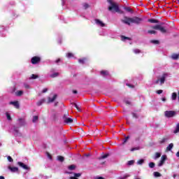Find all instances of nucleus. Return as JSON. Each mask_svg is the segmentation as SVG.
Masks as SVG:
<instances>
[{
  "label": "nucleus",
  "instance_id": "20e7f679",
  "mask_svg": "<svg viewBox=\"0 0 179 179\" xmlns=\"http://www.w3.org/2000/svg\"><path fill=\"white\" fill-rule=\"evenodd\" d=\"M176 114L177 113L174 110H166L164 112V115L166 118H173Z\"/></svg>",
  "mask_w": 179,
  "mask_h": 179
},
{
  "label": "nucleus",
  "instance_id": "9b49d317",
  "mask_svg": "<svg viewBox=\"0 0 179 179\" xmlns=\"http://www.w3.org/2000/svg\"><path fill=\"white\" fill-rule=\"evenodd\" d=\"M18 166H20V167H22V169H24V170H29V167L27 166V165L24 164L22 162H17Z\"/></svg>",
  "mask_w": 179,
  "mask_h": 179
},
{
  "label": "nucleus",
  "instance_id": "69168bd1",
  "mask_svg": "<svg viewBox=\"0 0 179 179\" xmlns=\"http://www.w3.org/2000/svg\"><path fill=\"white\" fill-rule=\"evenodd\" d=\"M62 5H64V3H65V1L64 0H62Z\"/></svg>",
  "mask_w": 179,
  "mask_h": 179
},
{
  "label": "nucleus",
  "instance_id": "37998d69",
  "mask_svg": "<svg viewBox=\"0 0 179 179\" xmlns=\"http://www.w3.org/2000/svg\"><path fill=\"white\" fill-rule=\"evenodd\" d=\"M134 163H135L134 160H130V161L128 162L127 164L129 166H132V164H134Z\"/></svg>",
  "mask_w": 179,
  "mask_h": 179
},
{
  "label": "nucleus",
  "instance_id": "0eeeda50",
  "mask_svg": "<svg viewBox=\"0 0 179 179\" xmlns=\"http://www.w3.org/2000/svg\"><path fill=\"white\" fill-rule=\"evenodd\" d=\"M142 18L138 17H131V23H134L135 24H141V22H142Z\"/></svg>",
  "mask_w": 179,
  "mask_h": 179
},
{
  "label": "nucleus",
  "instance_id": "de8ad7c7",
  "mask_svg": "<svg viewBox=\"0 0 179 179\" xmlns=\"http://www.w3.org/2000/svg\"><path fill=\"white\" fill-rule=\"evenodd\" d=\"M7 159H8V162H10L11 163H12V162H13V159H12V157L10 156H8Z\"/></svg>",
  "mask_w": 179,
  "mask_h": 179
},
{
  "label": "nucleus",
  "instance_id": "338daca9",
  "mask_svg": "<svg viewBox=\"0 0 179 179\" xmlns=\"http://www.w3.org/2000/svg\"><path fill=\"white\" fill-rule=\"evenodd\" d=\"M173 178H176V174H174V175L173 176Z\"/></svg>",
  "mask_w": 179,
  "mask_h": 179
},
{
  "label": "nucleus",
  "instance_id": "b1692460",
  "mask_svg": "<svg viewBox=\"0 0 179 179\" xmlns=\"http://www.w3.org/2000/svg\"><path fill=\"white\" fill-rule=\"evenodd\" d=\"M160 156H162V154H160L159 152H156L154 156L155 160H157V159H159V157H160Z\"/></svg>",
  "mask_w": 179,
  "mask_h": 179
},
{
  "label": "nucleus",
  "instance_id": "e433bc0d",
  "mask_svg": "<svg viewBox=\"0 0 179 179\" xmlns=\"http://www.w3.org/2000/svg\"><path fill=\"white\" fill-rule=\"evenodd\" d=\"M37 78H38V76L32 74L29 79H37Z\"/></svg>",
  "mask_w": 179,
  "mask_h": 179
},
{
  "label": "nucleus",
  "instance_id": "a878e982",
  "mask_svg": "<svg viewBox=\"0 0 179 179\" xmlns=\"http://www.w3.org/2000/svg\"><path fill=\"white\" fill-rule=\"evenodd\" d=\"M148 22L150 23H159V20L155 19H149Z\"/></svg>",
  "mask_w": 179,
  "mask_h": 179
},
{
  "label": "nucleus",
  "instance_id": "4be33fe9",
  "mask_svg": "<svg viewBox=\"0 0 179 179\" xmlns=\"http://www.w3.org/2000/svg\"><path fill=\"white\" fill-rule=\"evenodd\" d=\"M81 173H74V177H70V179H78V177H80Z\"/></svg>",
  "mask_w": 179,
  "mask_h": 179
},
{
  "label": "nucleus",
  "instance_id": "4d7b16f0",
  "mask_svg": "<svg viewBox=\"0 0 179 179\" xmlns=\"http://www.w3.org/2000/svg\"><path fill=\"white\" fill-rule=\"evenodd\" d=\"M58 62H61V59H58L55 61L56 64H58Z\"/></svg>",
  "mask_w": 179,
  "mask_h": 179
},
{
  "label": "nucleus",
  "instance_id": "f3484780",
  "mask_svg": "<svg viewBox=\"0 0 179 179\" xmlns=\"http://www.w3.org/2000/svg\"><path fill=\"white\" fill-rule=\"evenodd\" d=\"M173 148H174V144L171 143L166 147V152H170L173 149Z\"/></svg>",
  "mask_w": 179,
  "mask_h": 179
},
{
  "label": "nucleus",
  "instance_id": "9d476101",
  "mask_svg": "<svg viewBox=\"0 0 179 179\" xmlns=\"http://www.w3.org/2000/svg\"><path fill=\"white\" fill-rule=\"evenodd\" d=\"M50 78H57V76H59V73H57L55 72V69H52L50 70Z\"/></svg>",
  "mask_w": 179,
  "mask_h": 179
},
{
  "label": "nucleus",
  "instance_id": "8fccbe9b",
  "mask_svg": "<svg viewBox=\"0 0 179 179\" xmlns=\"http://www.w3.org/2000/svg\"><path fill=\"white\" fill-rule=\"evenodd\" d=\"M157 94H162V93H163V90H159L157 91Z\"/></svg>",
  "mask_w": 179,
  "mask_h": 179
},
{
  "label": "nucleus",
  "instance_id": "6ab92c4d",
  "mask_svg": "<svg viewBox=\"0 0 179 179\" xmlns=\"http://www.w3.org/2000/svg\"><path fill=\"white\" fill-rule=\"evenodd\" d=\"M171 99L173 101H176L177 100V92L172 93Z\"/></svg>",
  "mask_w": 179,
  "mask_h": 179
},
{
  "label": "nucleus",
  "instance_id": "c9c22d12",
  "mask_svg": "<svg viewBox=\"0 0 179 179\" xmlns=\"http://www.w3.org/2000/svg\"><path fill=\"white\" fill-rule=\"evenodd\" d=\"M108 156H110V155L106 154V155L101 156L99 159H107V157H108Z\"/></svg>",
  "mask_w": 179,
  "mask_h": 179
},
{
  "label": "nucleus",
  "instance_id": "f257e3e1",
  "mask_svg": "<svg viewBox=\"0 0 179 179\" xmlns=\"http://www.w3.org/2000/svg\"><path fill=\"white\" fill-rule=\"evenodd\" d=\"M108 3H110V6L108 7V10L110 12H116L117 13H122V11L120 10L118 4L113 1V0H107Z\"/></svg>",
  "mask_w": 179,
  "mask_h": 179
},
{
  "label": "nucleus",
  "instance_id": "4c0bfd02",
  "mask_svg": "<svg viewBox=\"0 0 179 179\" xmlns=\"http://www.w3.org/2000/svg\"><path fill=\"white\" fill-rule=\"evenodd\" d=\"M133 52H134V54H141V50L139 49H134Z\"/></svg>",
  "mask_w": 179,
  "mask_h": 179
},
{
  "label": "nucleus",
  "instance_id": "7c9ffc66",
  "mask_svg": "<svg viewBox=\"0 0 179 179\" xmlns=\"http://www.w3.org/2000/svg\"><path fill=\"white\" fill-rule=\"evenodd\" d=\"M150 169H155V162H150L149 164H148Z\"/></svg>",
  "mask_w": 179,
  "mask_h": 179
},
{
  "label": "nucleus",
  "instance_id": "774afa93",
  "mask_svg": "<svg viewBox=\"0 0 179 179\" xmlns=\"http://www.w3.org/2000/svg\"><path fill=\"white\" fill-rule=\"evenodd\" d=\"M55 106H57V103H55Z\"/></svg>",
  "mask_w": 179,
  "mask_h": 179
},
{
  "label": "nucleus",
  "instance_id": "a18cd8bd",
  "mask_svg": "<svg viewBox=\"0 0 179 179\" xmlns=\"http://www.w3.org/2000/svg\"><path fill=\"white\" fill-rule=\"evenodd\" d=\"M73 106H74V107H76V108H77L78 111H80V108H79L78 104L73 103Z\"/></svg>",
  "mask_w": 179,
  "mask_h": 179
},
{
  "label": "nucleus",
  "instance_id": "c85d7f7f",
  "mask_svg": "<svg viewBox=\"0 0 179 179\" xmlns=\"http://www.w3.org/2000/svg\"><path fill=\"white\" fill-rule=\"evenodd\" d=\"M124 10H126V12H129V13H132V9H131L129 7H124Z\"/></svg>",
  "mask_w": 179,
  "mask_h": 179
},
{
  "label": "nucleus",
  "instance_id": "473e14b6",
  "mask_svg": "<svg viewBox=\"0 0 179 179\" xmlns=\"http://www.w3.org/2000/svg\"><path fill=\"white\" fill-rule=\"evenodd\" d=\"M38 120V116L35 115L33 117V120H32L33 122H37Z\"/></svg>",
  "mask_w": 179,
  "mask_h": 179
},
{
  "label": "nucleus",
  "instance_id": "72a5a7b5",
  "mask_svg": "<svg viewBox=\"0 0 179 179\" xmlns=\"http://www.w3.org/2000/svg\"><path fill=\"white\" fill-rule=\"evenodd\" d=\"M121 40H122V41H125V40H131V38H129V37H127V36H122Z\"/></svg>",
  "mask_w": 179,
  "mask_h": 179
},
{
  "label": "nucleus",
  "instance_id": "aec40b11",
  "mask_svg": "<svg viewBox=\"0 0 179 179\" xmlns=\"http://www.w3.org/2000/svg\"><path fill=\"white\" fill-rule=\"evenodd\" d=\"M44 103H45V99H42L39 100L36 104H37V106H42L43 104H44Z\"/></svg>",
  "mask_w": 179,
  "mask_h": 179
},
{
  "label": "nucleus",
  "instance_id": "7ed1b4c3",
  "mask_svg": "<svg viewBox=\"0 0 179 179\" xmlns=\"http://www.w3.org/2000/svg\"><path fill=\"white\" fill-rule=\"evenodd\" d=\"M152 29H154V30H159L161 33H167V29L164 27H162V25H155L152 27Z\"/></svg>",
  "mask_w": 179,
  "mask_h": 179
},
{
  "label": "nucleus",
  "instance_id": "09e8293b",
  "mask_svg": "<svg viewBox=\"0 0 179 179\" xmlns=\"http://www.w3.org/2000/svg\"><path fill=\"white\" fill-rule=\"evenodd\" d=\"M83 8H84L85 9H87V8H89V5H88L87 3H85L83 4Z\"/></svg>",
  "mask_w": 179,
  "mask_h": 179
},
{
  "label": "nucleus",
  "instance_id": "4468645a",
  "mask_svg": "<svg viewBox=\"0 0 179 179\" xmlns=\"http://www.w3.org/2000/svg\"><path fill=\"white\" fill-rule=\"evenodd\" d=\"M95 23L97 24V26H100L101 27H104V26H106V24L100 20L96 19Z\"/></svg>",
  "mask_w": 179,
  "mask_h": 179
},
{
  "label": "nucleus",
  "instance_id": "bb28decb",
  "mask_svg": "<svg viewBox=\"0 0 179 179\" xmlns=\"http://www.w3.org/2000/svg\"><path fill=\"white\" fill-rule=\"evenodd\" d=\"M15 94H16V96H22V94H23V91L22 90L17 91L15 92Z\"/></svg>",
  "mask_w": 179,
  "mask_h": 179
},
{
  "label": "nucleus",
  "instance_id": "5fc2aeb1",
  "mask_svg": "<svg viewBox=\"0 0 179 179\" xmlns=\"http://www.w3.org/2000/svg\"><path fill=\"white\" fill-rule=\"evenodd\" d=\"M167 141L166 138H163L161 141V143H164V142H166Z\"/></svg>",
  "mask_w": 179,
  "mask_h": 179
},
{
  "label": "nucleus",
  "instance_id": "49530a36",
  "mask_svg": "<svg viewBox=\"0 0 179 179\" xmlns=\"http://www.w3.org/2000/svg\"><path fill=\"white\" fill-rule=\"evenodd\" d=\"M151 43H152V44H159V41L152 40V41H151Z\"/></svg>",
  "mask_w": 179,
  "mask_h": 179
},
{
  "label": "nucleus",
  "instance_id": "c03bdc74",
  "mask_svg": "<svg viewBox=\"0 0 179 179\" xmlns=\"http://www.w3.org/2000/svg\"><path fill=\"white\" fill-rule=\"evenodd\" d=\"M129 139V136L125 137L124 140L123 141V143H127L128 142V140Z\"/></svg>",
  "mask_w": 179,
  "mask_h": 179
},
{
  "label": "nucleus",
  "instance_id": "f704fd0d",
  "mask_svg": "<svg viewBox=\"0 0 179 179\" xmlns=\"http://www.w3.org/2000/svg\"><path fill=\"white\" fill-rule=\"evenodd\" d=\"M131 114H132V115H133V118H136V119L139 118V115H137V113H132Z\"/></svg>",
  "mask_w": 179,
  "mask_h": 179
},
{
  "label": "nucleus",
  "instance_id": "79ce46f5",
  "mask_svg": "<svg viewBox=\"0 0 179 179\" xmlns=\"http://www.w3.org/2000/svg\"><path fill=\"white\" fill-rule=\"evenodd\" d=\"M66 57L67 58H72V57H73V54H72L71 52H69L66 54Z\"/></svg>",
  "mask_w": 179,
  "mask_h": 179
},
{
  "label": "nucleus",
  "instance_id": "6e6552de",
  "mask_svg": "<svg viewBox=\"0 0 179 179\" xmlns=\"http://www.w3.org/2000/svg\"><path fill=\"white\" fill-rule=\"evenodd\" d=\"M40 61H41V59L40 57H37V56H35V57H32L31 59V62L34 65H36V64H38V62H40Z\"/></svg>",
  "mask_w": 179,
  "mask_h": 179
},
{
  "label": "nucleus",
  "instance_id": "3c124183",
  "mask_svg": "<svg viewBox=\"0 0 179 179\" xmlns=\"http://www.w3.org/2000/svg\"><path fill=\"white\" fill-rule=\"evenodd\" d=\"M48 92V88H44L42 91V93H47Z\"/></svg>",
  "mask_w": 179,
  "mask_h": 179
},
{
  "label": "nucleus",
  "instance_id": "e2e57ef3",
  "mask_svg": "<svg viewBox=\"0 0 179 179\" xmlns=\"http://www.w3.org/2000/svg\"><path fill=\"white\" fill-rule=\"evenodd\" d=\"M48 157L51 159V155L48 153Z\"/></svg>",
  "mask_w": 179,
  "mask_h": 179
},
{
  "label": "nucleus",
  "instance_id": "39448f33",
  "mask_svg": "<svg viewBox=\"0 0 179 179\" xmlns=\"http://www.w3.org/2000/svg\"><path fill=\"white\" fill-rule=\"evenodd\" d=\"M68 115H69L68 113L64 115V122H65V124H72V122H73V119L68 117Z\"/></svg>",
  "mask_w": 179,
  "mask_h": 179
},
{
  "label": "nucleus",
  "instance_id": "052dcab7",
  "mask_svg": "<svg viewBox=\"0 0 179 179\" xmlns=\"http://www.w3.org/2000/svg\"><path fill=\"white\" fill-rule=\"evenodd\" d=\"M125 103L126 104H131V102L129 101H126Z\"/></svg>",
  "mask_w": 179,
  "mask_h": 179
},
{
  "label": "nucleus",
  "instance_id": "2f4dec72",
  "mask_svg": "<svg viewBox=\"0 0 179 179\" xmlns=\"http://www.w3.org/2000/svg\"><path fill=\"white\" fill-rule=\"evenodd\" d=\"M6 118H7V120H8V121H10V120H12V117H10V114H9V113L6 112Z\"/></svg>",
  "mask_w": 179,
  "mask_h": 179
},
{
  "label": "nucleus",
  "instance_id": "393cba45",
  "mask_svg": "<svg viewBox=\"0 0 179 179\" xmlns=\"http://www.w3.org/2000/svg\"><path fill=\"white\" fill-rule=\"evenodd\" d=\"M143 163H145V159H141L137 162V164H138V166H142Z\"/></svg>",
  "mask_w": 179,
  "mask_h": 179
},
{
  "label": "nucleus",
  "instance_id": "864d4df0",
  "mask_svg": "<svg viewBox=\"0 0 179 179\" xmlns=\"http://www.w3.org/2000/svg\"><path fill=\"white\" fill-rule=\"evenodd\" d=\"M139 148H133L131 149V152H134V150H138Z\"/></svg>",
  "mask_w": 179,
  "mask_h": 179
},
{
  "label": "nucleus",
  "instance_id": "cd10ccee",
  "mask_svg": "<svg viewBox=\"0 0 179 179\" xmlns=\"http://www.w3.org/2000/svg\"><path fill=\"white\" fill-rule=\"evenodd\" d=\"M57 160L59 162H64V160H65V158H64V157H62V156H57Z\"/></svg>",
  "mask_w": 179,
  "mask_h": 179
},
{
  "label": "nucleus",
  "instance_id": "a211bd4d",
  "mask_svg": "<svg viewBox=\"0 0 179 179\" xmlns=\"http://www.w3.org/2000/svg\"><path fill=\"white\" fill-rule=\"evenodd\" d=\"M57 99V94H55L52 98L48 97V103H53V101H55V99Z\"/></svg>",
  "mask_w": 179,
  "mask_h": 179
},
{
  "label": "nucleus",
  "instance_id": "ea45409f",
  "mask_svg": "<svg viewBox=\"0 0 179 179\" xmlns=\"http://www.w3.org/2000/svg\"><path fill=\"white\" fill-rule=\"evenodd\" d=\"M154 176L155 177H161L162 174H160L159 172H154Z\"/></svg>",
  "mask_w": 179,
  "mask_h": 179
},
{
  "label": "nucleus",
  "instance_id": "ddd939ff",
  "mask_svg": "<svg viewBox=\"0 0 179 179\" xmlns=\"http://www.w3.org/2000/svg\"><path fill=\"white\" fill-rule=\"evenodd\" d=\"M9 104L11 106H13L14 107H15V108H19V107H20L19 101H10V102H9Z\"/></svg>",
  "mask_w": 179,
  "mask_h": 179
},
{
  "label": "nucleus",
  "instance_id": "412c9836",
  "mask_svg": "<svg viewBox=\"0 0 179 179\" xmlns=\"http://www.w3.org/2000/svg\"><path fill=\"white\" fill-rule=\"evenodd\" d=\"M101 75L103 77L108 76V72L107 71H101Z\"/></svg>",
  "mask_w": 179,
  "mask_h": 179
},
{
  "label": "nucleus",
  "instance_id": "680f3d73",
  "mask_svg": "<svg viewBox=\"0 0 179 179\" xmlns=\"http://www.w3.org/2000/svg\"><path fill=\"white\" fill-rule=\"evenodd\" d=\"M73 93L74 94H78V91L73 90Z\"/></svg>",
  "mask_w": 179,
  "mask_h": 179
},
{
  "label": "nucleus",
  "instance_id": "1a4fd4ad",
  "mask_svg": "<svg viewBox=\"0 0 179 179\" xmlns=\"http://www.w3.org/2000/svg\"><path fill=\"white\" fill-rule=\"evenodd\" d=\"M167 160V155H162L161 157V160L159 161V163L158 164L159 167H162L163 164H164V162Z\"/></svg>",
  "mask_w": 179,
  "mask_h": 179
},
{
  "label": "nucleus",
  "instance_id": "6e6d98bb",
  "mask_svg": "<svg viewBox=\"0 0 179 179\" xmlns=\"http://www.w3.org/2000/svg\"><path fill=\"white\" fill-rule=\"evenodd\" d=\"M127 86H128L129 87H134V85H131V84H126Z\"/></svg>",
  "mask_w": 179,
  "mask_h": 179
},
{
  "label": "nucleus",
  "instance_id": "423d86ee",
  "mask_svg": "<svg viewBox=\"0 0 179 179\" xmlns=\"http://www.w3.org/2000/svg\"><path fill=\"white\" fill-rule=\"evenodd\" d=\"M122 23H124V24H128V26H131V23H132L131 17H124V18L122 20Z\"/></svg>",
  "mask_w": 179,
  "mask_h": 179
},
{
  "label": "nucleus",
  "instance_id": "5701e85b",
  "mask_svg": "<svg viewBox=\"0 0 179 179\" xmlns=\"http://www.w3.org/2000/svg\"><path fill=\"white\" fill-rule=\"evenodd\" d=\"M179 132V123L176 124L175 130L173 131V134H178Z\"/></svg>",
  "mask_w": 179,
  "mask_h": 179
},
{
  "label": "nucleus",
  "instance_id": "f03ea898",
  "mask_svg": "<svg viewBox=\"0 0 179 179\" xmlns=\"http://www.w3.org/2000/svg\"><path fill=\"white\" fill-rule=\"evenodd\" d=\"M170 74L167 73H164L162 76H161L159 78H158L156 81H155V84L157 85L159 84V82L160 83V85H163L164 83V82H166V79H167L169 78Z\"/></svg>",
  "mask_w": 179,
  "mask_h": 179
},
{
  "label": "nucleus",
  "instance_id": "a19ab883",
  "mask_svg": "<svg viewBox=\"0 0 179 179\" xmlns=\"http://www.w3.org/2000/svg\"><path fill=\"white\" fill-rule=\"evenodd\" d=\"M148 34H156V31H155V30H149L148 31Z\"/></svg>",
  "mask_w": 179,
  "mask_h": 179
},
{
  "label": "nucleus",
  "instance_id": "603ef678",
  "mask_svg": "<svg viewBox=\"0 0 179 179\" xmlns=\"http://www.w3.org/2000/svg\"><path fill=\"white\" fill-rule=\"evenodd\" d=\"M24 86L25 89H30V86L27 84H24Z\"/></svg>",
  "mask_w": 179,
  "mask_h": 179
},
{
  "label": "nucleus",
  "instance_id": "13d9d810",
  "mask_svg": "<svg viewBox=\"0 0 179 179\" xmlns=\"http://www.w3.org/2000/svg\"><path fill=\"white\" fill-rule=\"evenodd\" d=\"M96 179H104V178L99 176V177H96Z\"/></svg>",
  "mask_w": 179,
  "mask_h": 179
},
{
  "label": "nucleus",
  "instance_id": "bf43d9fd",
  "mask_svg": "<svg viewBox=\"0 0 179 179\" xmlns=\"http://www.w3.org/2000/svg\"><path fill=\"white\" fill-rule=\"evenodd\" d=\"M162 100L163 101H166V97L162 98Z\"/></svg>",
  "mask_w": 179,
  "mask_h": 179
},
{
  "label": "nucleus",
  "instance_id": "dca6fc26",
  "mask_svg": "<svg viewBox=\"0 0 179 179\" xmlns=\"http://www.w3.org/2000/svg\"><path fill=\"white\" fill-rule=\"evenodd\" d=\"M8 169L11 173H17V171H19V168H17L16 166H15V167L8 166Z\"/></svg>",
  "mask_w": 179,
  "mask_h": 179
},
{
  "label": "nucleus",
  "instance_id": "f8f14e48",
  "mask_svg": "<svg viewBox=\"0 0 179 179\" xmlns=\"http://www.w3.org/2000/svg\"><path fill=\"white\" fill-rule=\"evenodd\" d=\"M13 132L15 136H20V133H19V129H17L16 127H13Z\"/></svg>",
  "mask_w": 179,
  "mask_h": 179
},
{
  "label": "nucleus",
  "instance_id": "c756f323",
  "mask_svg": "<svg viewBox=\"0 0 179 179\" xmlns=\"http://www.w3.org/2000/svg\"><path fill=\"white\" fill-rule=\"evenodd\" d=\"M75 169H76V166H75L74 164L69 166V170L73 171L75 170Z\"/></svg>",
  "mask_w": 179,
  "mask_h": 179
},
{
  "label": "nucleus",
  "instance_id": "58836bf2",
  "mask_svg": "<svg viewBox=\"0 0 179 179\" xmlns=\"http://www.w3.org/2000/svg\"><path fill=\"white\" fill-rule=\"evenodd\" d=\"M85 61H86V59H78L79 64H85Z\"/></svg>",
  "mask_w": 179,
  "mask_h": 179
},
{
  "label": "nucleus",
  "instance_id": "2eb2a0df",
  "mask_svg": "<svg viewBox=\"0 0 179 179\" xmlns=\"http://www.w3.org/2000/svg\"><path fill=\"white\" fill-rule=\"evenodd\" d=\"M18 124H20V127H24V125H26V121L24 119L20 118L18 119Z\"/></svg>",
  "mask_w": 179,
  "mask_h": 179
},
{
  "label": "nucleus",
  "instance_id": "0e129e2a",
  "mask_svg": "<svg viewBox=\"0 0 179 179\" xmlns=\"http://www.w3.org/2000/svg\"><path fill=\"white\" fill-rule=\"evenodd\" d=\"M0 179H5V177H3V176H0Z\"/></svg>",
  "mask_w": 179,
  "mask_h": 179
}]
</instances>
